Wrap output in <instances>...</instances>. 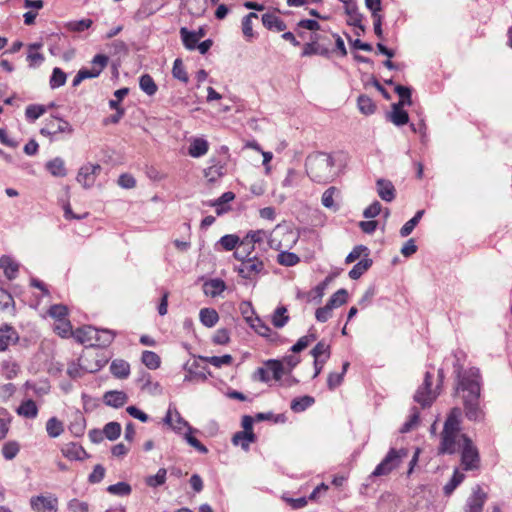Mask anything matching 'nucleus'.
Returning <instances> with one entry per match:
<instances>
[{
	"mask_svg": "<svg viewBox=\"0 0 512 512\" xmlns=\"http://www.w3.org/2000/svg\"><path fill=\"white\" fill-rule=\"evenodd\" d=\"M482 377L476 367L463 370L457 369L455 393L462 399L465 416L470 421L484 419V411L480 406Z\"/></svg>",
	"mask_w": 512,
	"mask_h": 512,
	"instance_id": "1",
	"label": "nucleus"
},
{
	"mask_svg": "<svg viewBox=\"0 0 512 512\" xmlns=\"http://www.w3.org/2000/svg\"><path fill=\"white\" fill-rule=\"evenodd\" d=\"M461 417L462 410L459 407L452 408L448 413L440 434L438 454L452 455L462 448L463 436L467 435L461 433Z\"/></svg>",
	"mask_w": 512,
	"mask_h": 512,
	"instance_id": "2",
	"label": "nucleus"
},
{
	"mask_svg": "<svg viewBox=\"0 0 512 512\" xmlns=\"http://www.w3.org/2000/svg\"><path fill=\"white\" fill-rule=\"evenodd\" d=\"M305 168L309 178L319 184L330 183L338 175L334 157L325 152L310 154L306 159Z\"/></svg>",
	"mask_w": 512,
	"mask_h": 512,
	"instance_id": "3",
	"label": "nucleus"
},
{
	"mask_svg": "<svg viewBox=\"0 0 512 512\" xmlns=\"http://www.w3.org/2000/svg\"><path fill=\"white\" fill-rule=\"evenodd\" d=\"M408 456V450L401 448V449H394L391 448L387 455L384 457V459L375 467L374 471L369 476L370 478L373 477H380V476H387L390 474L394 469H396L402 460Z\"/></svg>",
	"mask_w": 512,
	"mask_h": 512,
	"instance_id": "4",
	"label": "nucleus"
},
{
	"mask_svg": "<svg viewBox=\"0 0 512 512\" xmlns=\"http://www.w3.org/2000/svg\"><path fill=\"white\" fill-rule=\"evenodd\" d=\"M240 262L234 270L244 279L253 280L265 269L264 262L256 255Z\"/></svg>",
	"mask_w": 512,
	"mask_h": 512,
	"instance_id": "5",
	"label": "nucleus"
},
{
	"mask_svg": "<svg viewBox=\"0 0 512 512\" xmlns=\"http://www.w3.org/2000/svg\"><path fill=\"white\" fill-rule=\"evenodd\" d=\"M480 462L479 453L472 440L468 436H463L461 448V464L464 470H473L478 467Z\"/></svg>",
	"mask_w": 512,
	"mask_h": 512,
	"instance_id": "6",
	"label": "nucleus"
},
{
	"mask_svg": "<svg viewBox=\"0 0 512 512\" xmlns=\"http://www.w3.org/2000/svg\"><path fill=\"white\" fill-rule=\"evenodd\" d=\"M433 375L430 372L425 373L423 384L417 389L414 395V401L423 408L428 407L436 398V393L432 391Z\"/></svg>",
	"mask_w": 512,
	"mask_h": 512,
	"instance_id": "7",
	"label": "nucleus"
},
{
	"mask_svg": "<svg viewBox=\"0 0 512 512\" xmlns=\"http://www.w3.org/2000/svg\"><path fill=\"white\" fill-rule=\"evenodd\" d=\"M72 132L73 128L70 123L56 116L46 120L44 127L40 129V134L43 136H54L58 133L71 134Z\"/></svg>",
	"mask_w": 512,
	"mask_h": 512,
	"instance_id": "8",
	"label": "nucleus"
},
{
	"mask_svg": "<svg viewBox=\"0 0 512 512\" xmlns=\"http://www.w3.org/2000/svg\"><path fill=\"white\" fill-rule=\"evenodd\" d=\"M30 506L35 512H57L58 499L52 494L37 495L31 497Z\"/></svg>",
	"mask_w": 512,
	"mask_h": 512,
	"instance_id": "9",
	"label": "nucleus"
},
{
	"mask_svg": "<svg viewBox=\"0 0 512 512\" xmlns=\"http://www.w3.org/2000/svg\"><path fill=\"white\" fill-rule=\"evenodd\" d=\"M101 166L99 164L87 163L83 165L77 174V182L84 188H90L94 185L96 176L100 173Z\"/></svg>",
	"mask_w": 512,
	"mask_h": 512,
	"instance_id": "10",
	"label": "nucleus"
},
{
	"mask_svg": "<svg viewBox=\"0 0 512 512\" xmlns=\"http://www.w3.org/2000/svg\"><path fill=\"white\" fill-rule=\"evenodd\" d=\"M486 499L487 494L480 486H476L466 501L465 512H482Z\"/></svg>",
	"mask_w": 512,
	"mask_h": 512,
	"instance_id": "11",
	"label": "nucleus"
},
{
	"mask_svg": "<svg viewBox=\"0 0 512 512\" xmlns=\"http://www.w3.org/2000/svg\"><path fill=\"white\" fill-rule=\"evenodd\" d=\"M164 423L170 425L177 433H180L183 428H187L189 431V427H191L190 424L180 415L178 410L172 405L168 408L166 416L164 417Z\"/></svg>",
	"mask_w": 512,
	"mask_h": 512,
	"instance_id": "12",
	"label": "nucleus"
},
{
	"mask_svg": "<svg viewBox=\"0 0 512 512\" xmlns=\"http://www.w3.org/2000/svg\"><path fill=\"white\" fill-rule=\"evenodd\" d=\"M88 332L95 341V343H90L91 346L107 347L115 338V332L108 329H90Z\"/></svg>",
	"mask_w": 512,
	"mask_h": 512,
	"instance_id": "13",
	"label": "nucleus"
},
{
	"mask_svg": "<svg viewBox=\"0 0 512 512\" xmlns=\"http://www.w3.org/2000/svg\"><path fill=\"white\" fill-rule=\"evenodd\" d=\"M345 13L349 17L347 20V24L349 26L358 28L361 33H364L366 29L365 26L362 24L364 16L362 13L359 12L357 4H347L345 6Z\"/></svg>",
	"mask_w": 512,
	"mask_h": 512,
	"instance_id": "14",
	"label": "nucleus"
},
{
	"mask_svg": "<svg viewBox=\"0 0 512 512\" xmlns=\"http://www.w3.org/2000/svg\"><path fill=\"white\" fill-rule=\"evenodd\" d=\"M376 189L379 197L386 202H392L396 196V190L391 181L386 179H378L376 181Z\"/></svg>",
	"mask_w": 512,
	"mask_h": 512,
	"instance_id": "15",
	"label": "nucleus"
},
{
	"mask_svg": "<svg viewBox=\"0 0 512 512\" xmlns=\"http://www.w3.org/2000/svg\"><path fill=\"white\" fill-rule=\"evenodd\" d=\"M128 396L123 391L111 390L107 391L103 396V402L110 407L120 408L126 404Z\"/></svg>",
	"mask_w": 512,
	"mask_h": 512,
	"instance_id": "16",
	"label": "nucleus"
},
{
	"mask_svg": "<svg viewBox=\"0 0 512 512\" xmlns=\"http://www.w3.org/2000/svg\"><path fill=\"white\" fill-rule=\"evenodd\" d=\"M61 452L69 460H83L89 457L85 449L81 445L74 442H70L64 445L61 449Z\"/></svg>",
	"mask_w": 512,
	"mask_h": 512,
	"instance_id": "17",
	"label": "nucleus"
},
{
	"mask_svg": "<svg viewBox=\"0 0 512 512\" xmlns=\"http://www.w3.org/2000/svg\"><path fill=\"white\" fill-rule=\"evenodd\" d=\"M0 268L3 270V273L7 279L13 280L17 277L19 263L16 262L12 257L3 255L0 257Z\"/></svg>",
	"mask_w": 512,
	"mask_h": 512,
	"instance_id": "18",
	"label": "nucleus"
},
{
	"mask_svg": "<svg viewBox=\"0 0 512 512\" xmlns=\"http://www.w3.org/2000/svg\"><path fill=\"white\" fill-rule=\"evenodd\" d=\"M18 333L10 325H4L0 328V351H5L11 343L18 341Z\"/></svg>",
	"mask_w": 512,
	"mask_h": 512,
	"instance_id": "19",
	"label": "nucleus"
},
{
	"mask_svg": "<svg viewBox=\"0 0 512 512\" xmlns=\"http://www.w3.org/2000/svg\"><path fill=\"white\" fill-rule=\"evenodd\" d=\"M330 54H331V50L329 49L328 46H325L324 44H321V43L309 42V43L304 44L301 56L308 57V56H312V55H320V56L329 58Z\"/></svg>",
	"mask_w": 512,
	"mask_h": 512,
	"instance_id": "20",
	"label": "nucleus"
},
{
	"mask_svg": "<svg viewBox=\"0 0 512 512\" xmlns=\"http://www.w3.org/2000/svg\"><path fill=\"white\" fill-rule=\"evenodd\" d=\"M262 24L268 30H276L278 32L285 31L287 26L285 22L275 13H265L261 17Z\"/></svg>",
	"mask_w": 512,
	"mask_h": 512,
	"instance_id": "21",
	"label": "nucleus"
},
{
	"mask_svg": "<svg viewBox=\"0 0 512 512\" xmlns=\"http://www.w3.org/2000/svg\"><path fill=\"white\" fill-rule=\"evenodd\" d=\"M226 289L225 282L220 278L210 279L203 284V292L210 297L219 296Z\"/></svg>",
	"mask_w": 512,
	"mask_h": 512,
	"instance_id": "22",
	"label": "nucleus"
},
{
	"mask_svg": "<svg viewBox=\"0 0 512 512\" xmlns=\"http://www.w3.org/2000/svg\"><path fill=\"white\" fill-rule=\"evenodd\" d=\"M84 362H85L84 357H81L79 359V363L78 364L72 363L71 365H69V367L67 369V374L71 378L75 379V378H79V377L82 376L81 370H83L85 372L93 373V372H97L102 367V365L99 364V363H96L94 368L88 367V366L85 365Z\"/></svg>",
	"mask_w": 512,
	"mask_h": 512,
	"instance_id": "23",
	"label": "nucleus"
},
{
	"mask_svg": "<svg viewBox=\"0 0 512 512\" xmlns=\"http://www.w3.org/2000/svg\"><path fill=\"white\" fill-rule=\"evenodd\" d=\"M235 194L231 191L223 193L218 199L209 202V206L216 208L217 215H222L229 211L230 207L227 206L229 202L234 200Z\"/></svg>",
	"mask_w": 512,
	"mask_h": 512,
	"instance_id": "24",
	"label": "nucleus"
},
{
	"mask_svg": "<svg viewBox=\"0 0 512 512\" xmlns=\"http://www.w3.org/2000/svg\"><path fill=\"white\" fill-rule=\"evenodd\" d=\"M256 441V435L253 431H239L232 437V443L240 445L245 451L249 450L250 444Z\"/></svg>",
	"mask_w": 512,
	"mask_h": 512,
	"instance_id": "25",
	"label": "nucleus"
},
{
	"mask_svg": "<svg viewBox=\"0 0 512 512\" xmlns=\"http://www.w3.org/2000/svg\"><path fill=\"white\" fill-rule=\"evenodd\" d=\"M403 107L401 104H392V111L388 114V119L396 126H403L409 121V115Z\"/></svg>",
	"mask_w": 512,
	"mask_h": 512,
	"instance_id": "26",
	"label": "nucleus"
},
{
	"mask_svg": "<svg viewBox=\"0 0 512 512\" xmlns=\"http://www.w3.org/2000/svg\"><path fill=\"white\" fill-rule=\"evenodd\" d=\"M110 372L118 379H126L130 374V365L123 359H115L110 365Z\"/></svg>",
	"mask_w": 512,
	"mask_h": 512,
	"instance_id": "27",
	"label": "nucleus"
},
{
	"mask_svg": "<svg viewBox=\"0 0 512 512\" xmlns=\"http://www.w3.org/2000/svg\"><path fill=\"white\" fill-rule=\"evenodd\" d=\"M208 148L209 144L205 139L195 138L189 146L188 153L194 158H199L207 153Z\"/></svg>",
	"mask_w": 512,
	"mask_h": 512,
	"instance_id": "28",
	"label": "nucleus"
},
{
	"mask_svg": "<svg viewBox=\"0 0 512 512\" xmlns=\"http://www.w3.org/2000/svg\"><path fill=\"white\" fill-rule=\"evenodd\" d=\"M201 323L208 327H214L219 321V315L213 308H202L199 313Z\"/></svg>",
	"mask_w": 512,
	"mask_h": 512,
	"instance_id": "29",
	"label": "nucleus"
},
{
	"mask_svg": "<svg viewBox=\"0 0 512 512\" xmlns=\"http://www.w3.org/2000/svg\"><path fill=\"white\" fill-rule=\"evenodd\" d=\"M158 10V7L154 5V0L144 1L139 9L134 14L136 21H142L147 17L153 15Z\"/></svg>",
	"mask_w": 512,
	"mask_h": 512,
	"instance_id": "30",
	"label": "nucleus"
},
{
	"mask_svg": "<svg viewBox=\"0 0 512 512\" xmlns=\"http://www.w3.org/2000/svg\"><path fill=\"white\" fill-rule=\"evenodd\" d=\"M315 402V399L312 396H302L294 398L291 401L290 408L295 413H300L311 407Z\"/></svg>",
	"mask_w": 512,
	"mask_h": 512,
	"instance_id": "31",
	"label": "nucleus"
},
{
	"mask_svg": "<svg viewBox=\"0 0 512 512\" xmlns=\"http://www.w3.org/2000/svg\"><path fill=\"white\" fill-rule=\"evenodd\" d=\"M46 168L55 177H64L67 174L64 160L60 157L48 161Z\"/></svg>",
	"mask_w": 512,
	"mask_h": 512,
	"instance_id": "32",
	"label": "nucleus"
},
{
	"mask_svg": "<svg viewBox=\"0 0 512 512\" xmlns=\"http://www.w3.org/2000/svg\"><path fill=\"white\" fill-rule=\"evenodd\" d=\"M179 33L184 47L190 51L195 50L199 42L195 33L188 30L186 27H181Z\"/></svg>",
	"mask_w": 512,
	"mask_h": 512,
	"instance_id": "33",
	"label": "nucleus"
},
{
	"mask_svg": "<svg viewBox=\"0 0 512 512\" xmlns=\"http://www.w3.org/2000/svg\"><path fill=\"white\" fill-rule=\"evenodd\" d=\"M372 263H373L372 259H370V258H364V259L360 260L349 271V273H348L349 277L353 280L359 279L372 266Z\"/></svg>",
	"mask_w": 512,
	"mask_h": 512,
	"instance_id": "34",
	"label": "nucleus"
},
{
	"mask_svg": "<svg viewBox=\"0 0 512 512\" xmlns=\"http://www.w3.org/2000/svg\"><path fill=\"white\" fill-rule=\"evenodd\" d=\"M139 86L140 89L146 93L148 96H153L156 94L158 87L155 83L154 79L149 74H143L139 78Z\"/></svg>",
	"mask_w": 512,
	"mask_h": 512,
	"instance_id": "35",
	"label": "nucleus"
},
{
	"mask_svg": "<svg viewBox=\"0 0 512 512\" xmlns=\"http://www.w3.org/2000/svg\"><path fill=\"white\" fill-rule=\"evenodd\" d=\"M17 413L26 418L33 419L38 414V408L33 400L28 399L26 401H23L21 405L17 408Z\"/></svg>",
	"mask_w": 512,
	"mask_h": 512,
	"instance_id": "36",
	"label": "nucleus"
},
{
	"mask_svg": "<svg viewBox=\"0 0 512 512\" xmlns=\"http://www.w3.org/2000/svg\"><path fill=\"white\" fill-rule=\"evenodd\" d=\"M359 111L364 115H372L376 110V104L367 95H360L357 99Z\"/></svg>",
	"mask_w": 512,
	"mask_h": 512,
	"instance_id": "37",
	"label": "nucleus"
},
{
	"mask_svg": "<svg viewBox=\"0 0 512 512\" xmlns=\"http://www.w3.org/2000/svg\"><path fill=\"white\" fill-rule=\"evenodd\" d=\"M199 359L213 365L216 368H221L224 365H230L233 361L232 356L229 354L222 356H200Z\"/></svg>",
	"mask_w": 512,
	"mask_h": 512,
	"instance_id": "38",
	"label": "nucleus"
},
{
	"mask_svg": "<svg viewBox=\"0 0 512 512\" xmlns=\"http://www.w3.org/2000/svg\"><path fill=\"white\" fill-rule=\"evenodd\" d=\"M68 428L75 437H81L86 428V420L84 416L82 414H76Z\"/></svg>",
	"mask_w": 512,
	"mask_h": 512,
	"instance_id": "39",
	"label": "nucleus"
},
{
	"mask_svg": "<svg viewBox=\"0 0 512 512\" xmlns=\"http://www.w3.org/2000/svg\"><path fill=\"white\" fill-rule=\"evenodd\" d=\"M142 363L151 370H155L160 367L161 359L159 355L153 351L146 350L142 353Z\"/></svg>",
	"mask_w": 512,
	"mask_h": 512,
	"instance_id": "40",
	"label": "nucleus"
},
{
	"mask_svg": "<svg viewBox=\"0 0 512 512\" xmlns=\"http://www.w3.org/2000/svg\"><path fill=\"white\" fill-rule=\"evenodd\" d=\"M42 45L40 43H34L29 46V53L27 55V60L29 62V66L32 68H36L40 66L44 61V56L42 53L33 52L32 50H37Z\"/></svg>",
	"mask_w": 512,
	"mask_h": 512,
	"instance_id": "41",
	"label": "nucleus"
},
{
	"mask_svg": "<svg viewBox=\"0 0 512 512\" xmlns=\"http://www.w3.org/2000/svg\"><path fill=\"white\" fill-rule=\"evenodd\" d=\"M424 215V210H419L415 213V215L407 221L400 229V236L407 237L409 236L414 228L417 226L422 216Z\"/></svg>",
	"mask_w": 512,
	"mask_h": 512,
	"instance_id": "42",
	"label": "nucleus"
},
{
	"mask_svg": "<svg viewBox=\"0 0 512 512\" xmlns=\"http://www.w3.org/2000/svg\"><path fill=\"white\" fill-rule=\"evenodd\" d=\"M46 431L51 438H56L64 431L63 423L56 417H51L46 422Z\"/></svg>",
	"mask_w": 512,
	"mask_h": 512,
	"instance_id": "43",
	"label": "nucleus"
},
{
	"mask_svg": "<svg viewBox=\"0 0 512 512\" xmlns=\"http://www.w3.org/2000/svg\"><path fill=\"white\" fill-rule=\"evenodd\" d=\"M106 490L111 495L124 497L131 494L132 487L127 482H118L116 484L109 485Z\"/></svg>",
	"mask_w": 512,
	"mask_h": 512,
	"instance_id": "44",
	"label": "nucleus"
},
{
	"mask_svg": "<svg viewBox=\"0 0 512 512\" xmlns=\"http://www.w3.org/2000/svg\"><path fill=\"white\" fill-rule=\"evenodd\" d=\"M289 321V316L287 315V308L285 306H279L275 309L272 316V323L276 328L284 327Z\"/></svg>",
	"mask_w": 512,
	"mask_h": 512,
	"instance_id": "45",
	"label": "nucleus"
},
{
	"mask_svg": "<svg viewBox=\"0 0 512 512\" xmlns=\"http://www.w3.org/2000/svg\"><path fill=\"white\" fill-rule=\"evenodd\" d=\"M265 366H267L269 373L272 374V378L274 380H276V381L282 380V377L285 373L284 366H283L282 362H280L279 360L271 359L265 363Z\"/></svg>",
	"mask_w": 512,
	"mask_h": 512,
	"instance_id": "46",
	"label": "nucleus"
},
{
	"mask_svg": "<svg viewBox=\"0 0 512 512\" xmlns=\"http://www.w3.org/2000/svg\"><path fill=\"white\" fill-rule=\"evenodd\" d=\"M167 470L160 468L155 475H150L145 478V483L151 488H156L163 485L166 481Z\"/></svg>",
	"mask_w": 512,
	"mask_h": 512,
	"instance_id": "47",
	"label": "nucleus"
},
{
	"mask_svg": "<svg viewBox=\"0 0 512 512\" xmlns=\"http://www.w3.org/2000/svg\"><path fill=\"white\" fill-rule=\"evenodd\" d=\"M277 262L280 265L292 267L300 262V257L293 252L282 251L277 256Z\"/></svg>",
	"mask_w": 512,
	"mask_h": 512,
	"instance_id": "48",
	"label": "nucleus"
},
{
	"mask_svg": "<svg viewBox=\"0 0 512 512\" xmlns=\"http://www.w3.org/2000/svg\"><path fill=\"white\" fill-rule=\"evenodd\" d=\"M197 430L193 427H189V431H187L184 434V439L186 442L195 448L199 453L206 454L208 452V449L205 445H203L196 437H194L192 434L193 432H196Z\"/></svg>",
	"mask_w": 512,
	"mask_h": 512,
	"instance_id": "49",
	"label": "nucleus"
},
{
	"mask_svg": "<svg viewBox=\"0 0 512 512\" xmlns=\"http://www.w3.org/2000/svg\"><path fill=\"white\" fill-rule=\"evenodd\" d=\"M47 111V107L39 104L28 105L25 109V116L29 121H35Z\"/></svg>",
	"mask_w": 512,
	"mask_h": 512,
	"instance_id": "50",
	"label": "nucleus"
},
{
	"mask_svg": "<svg viewBox=\"0 0 512 512\" xmlns=\"http://www.w3.org/2000/svg\"><path fill=\"white\" fill-rule=\"evenodd\" d=\"M348 292L346 289L341 288L336 291L328 300L327 304L331 306L332 309L342 306L347 302Z\"/></svg>",
	"mask_w": 512,
	"mask_h": 512,
	"instance_id": "51",
	"label": "nucleus"
},
{
	"mask_svg": "<svg viewBox=\"0 0 512 512\" xmlns=\"http://www.w3.org/2000/svg\"><path fill=\"white\" fill-rule=\"evenodd\" d=\"M395 92L398 94L400 98L396 104H401V106H410L412 104L411 88L403 85H396Z\"/></svg>",
	"mask_w": 512,
	"mask_h": 512,
	"instance_id": "52",
	"label": "nucleus"
},
{
	"mask_svg": "<svg viewBox=\"0 0 512 512\" xmlns=\"http://www.w3.org/2000/svg\"><path fill=\"white\" fill-rule=\"evenodd\" d=\"M103 434L108 440L114 441L120 437L121 425L115 421L109 422L104 426Z\"/></svg>",
	"mask_w": 512,
	"mask_h": 512,
	"instance_id": "53",
	"label": "nucleus"
},
{
	"mask_svg": "<svg viewBox=\"0 0 512 512\" xmlns=\"http://www.w3.org/2000/svg\"><path fill=\"white\" fill-rule=\"evenodd\" d=\"M464 480V474L460 473L458 470H455L450 481L445 484L443 487L444 494L449 496L453 493V491L457 488L458 485L462 483Z\"/></svg>",
	"mask_w": 512,
	"mask_h": 512,
	"instance_id": "54",
	"label": "nucleus"
},
{
	"mask_svg": "<svg viewBox=\"0 0 512 512\" xmlns=\"http://www.w3.org/2000/svg\"><path fill=\"white\" fill-rule=\"evenodd\" d=\"M66 79H67L66 73L62 69L55 67L53 69L52 75L50 77V81H49L50 87L52 89L59 88L66 83Z\"/></svg>",
	"mask_w": 512,
	"mask_h": 512,
	"instance_id": "55",
	"label": "nucleus"
},
{
	"mask_svg": "<svg viewBox=\"0 0 512 512\" xmlns=\"http://www.w3.org/2000/svg\"><path fill=\"white\" fill-rule=\"evenodd\" d=\"M238 248L236 249V251L234 252V257L239 260V261H243L245 259H248V257H253L254 255L253 254V251L255 249L254 246H250V245H244L243 244V239L240 241L239 240V243H238Z\"/></svg>",
	"mask_w": 512,
	"mask_h": 512,
	"instance_id": "56",
	"label": "nucleus"
},
{
	"mask_svg": "<svg viewBox=\"0 0 512 512\" xmlns=\"http://www.w3.org/2000/svg\"><path fill=\"white\" fill-rule=\"evenodd\" d=\"M419 418H420L419 410L417 409V407H413L411 409V415L409 417V420H407L402 425V427L400 428V432L407 433V432L411 431L412 429H414L419 423Z\"/></svg>",
	"mask_w": 512,
	"mask_h": 512,
	"instance_id": "57",
	"label": "nucleus"
},
{
	"mask_svg": "<svg viewBox=\"0 0 512 512\" xmlns=\"http://www.w3.org/2000/svg\"><path fill=\"white\" fill-rule=\"evenodd\" d=\"M172 74L173 77L180 80L183 83L188 82V74L184 68L183 62L181 59L177 58L174 61L173 68H172Z\"/></svg>",
	"mask_w": 512,
	"mask_h": 512,
	"instance_id": "58",
	"label": "nucleus"
},
{
	"mask_svg": "<svg viewBox=\"0 0 512 512\" xmlns=\"http://www.w3.org/2000/svg\"><path fill=\"white\" fill-rule=\"evenodd\" d=\"M240 238L235 234H227L220 238L219 244L223 247L226 251H232L234 250L238 243Z\"/></svg>",
	"mask_w": 512,
	"mask_h": 512,
	"instance_id": "59",
	"label": "nucleus"
},
{
	"mask_svg": "<svg viewBox=\"0 0 512 512\" xmlns=\"http://www.w3.org/2000/svg\"><path fill=\"white\" fill-rule=\"evenodd\" d=\"M19 444L16 441L6 442L2 447V455L6 460H12L19 452Z\"/></svg>",
	"mask_w": 512,
	"mask_h": 512,
	"instance_id": "60",
	"label": "nucleus"
},
{
	"mask_svg": "<svg viewBox=\"0 0 512 512\" xmlns=\"http://www.w3.org/2000/svg\"><path fill=\"white\" fill-rule=\"evenodd\" d=\"M108 62L109 57L107 55L97 54L91 61V69H95L97 71V76H99L103 69L107 66Z\"/></svg>",
	"mask_w": 512,
	"mask_h": 512,
	"instance_id": "61",
	"label": "nucleus"
},
{
	"mask_svg": "<svg viewBox=\"0 0 512 512\" xmlns=\"http://www.w3.org/2000/svg\"><path fill=\"white\" fill-rule=\"evenodd\" d=\"M54 331L61 337H69L72 333V326L69 320H58L55 324Z\"/></svg>",
	"mask_w": 512,
	"mask_h": 512,
	"instance_id": "62",
	"label": "nucleus"
},
{
	"mask_svg": "<svg viewBox=\"0 0 512 512\" xmlns=\"http://www.w3.org/2000/svg\"><path fill=\"white\" fill-rule=\"evenodd\" d=\"M311 355L314 359H321L322 355H325V359H328L330 357V346L324 341H319L311 350Z\"/></svg>",
	"mask_w": 512,
	"mask_h": 512,
	"instance_id": "63",
	"label": "nucleus"
},
{
	"mask_svg": "<svg viewBox=\"0 0 512 512\" xmlns=\"http://www.w3.org/2000/svg\"><path fill=\"white\" fill-rule=\"evenodd\" d=\"M48 313L52 318L58 321L66 319L68 310L67 307L62 304H55L49 308Z\"/></svg>",
	"mask_w": 512,
	"mask_h": 512,
	"instance_id": "64",
	"label": "nucleus"
}]
</instances>
